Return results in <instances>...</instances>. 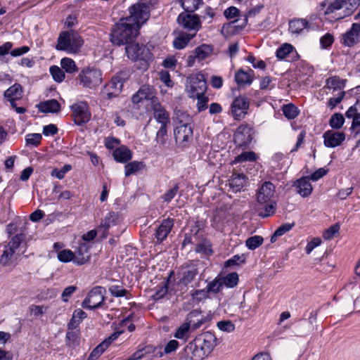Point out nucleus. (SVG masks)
Segmentation results:
<instances>
[{
    "instance_id": "393cba45",
    "label": "nucleus",
    "mask_w": 360,
    "mask_h": 360,
    "mask_svg": "<svg viewBox=\"0 0 360 360\" xmlns=\"http://www.w3.org/2000/svg\"><path fill=\"white\" fill-rule=\"evenodd\" d=\"M253 70H250L245 72L243 69H240L235 74V81L239 86L250 85L253 81Z\"/></svg>"
},
{
    "instance_id": "bb28decb",
    "label": "nucleus",
    "mask_w": 360,
    "mask_h": 360,
    "mask_svg": "<svg viewBox=\"0 0 360 360\" xmlns=\"http://www.w3.org/2000/svg\"><path fill=\"white\" fill-rule=\"evenodd\" d=\"M37 107L40 112L45 113H56L60 110V105L56 99L40 102Z\"/></svg>"
},
{
    "instance_id": "7c9ffc66",
    "label": "nucleus",
    "mask_w": 360,
    "mask_h": 360,
    "mask_svg": "<svg viewBox=\"0 0 360 360\" xmlns=\"http://www.w3.org/2000/svg\"><path fill=\"white\" fill-rule=\"evenodd\" d=\"M260 207L258 208V215L262 218H265L273 215L276 211V202L270 201L265 204L259 205Z\"/></svg>"
},
{
    "instance_id": "79ce46f5",
    "label": "nucleus",
    "mask_w": 360,
    "mask_h": 360,
    "mask_svg": "<svg viewBox=\"0 0 360 360\" xmlns=\"http://www.w3.org/2000/svg\"><path fill=\"white\" fill-rule=\"evenodd\" d=\"M283 115L288 120L295 119L299 114L297 108L292 103L284 105L282 108Z\"/></svg>"
},
{
    "instance_id": "4c0bfd02",
    "label": "nucleus",
    "mask_w": 360,
    "mask_h": 360,
    "mask_svg": "<svg viewBox=\"0 0 360 360\" xmlns=\"http://www.w3.org/2000/svg\"><path fill=\"white\" fill-rule=\"evenodd\" d=\"M260 11V8H254L249 11L247 15H245L243 19H237L233 20L230 22L231 25H234L235 27H239L240 29H243L246 25L248 24V16H255Z\"/></svg>"
},
{
    "instance_id": "4468645a",
    "label": "nucleus",
    "mask_w": 360,
    "mask_h": 360,
    "mask_svg": "<svg viewBox=\"0 0 360 360\" xmlns=\"http://www.w3.org/2000/svg\"><path fill=\"white\" fill-rule=\"evenodd\" d=\"M217 339L211 332H205L201 334L196 340L200 343V348L202 350L204 354H210L217 345Z\"/></svg>"
},
{
    "instance_id": "423d86ee",
    "label": "nucleus",
    "mask_w": 360,
    "mask_h": 360,
    "mask_svg": "<svg viewBox=\"0 0 360 360\" xmlns=\"http://www.w3.org/2000/svg\"><path fill=\"white\" fill-rule=\"evenodd\" d=\"M126 53L131 60H141L146 65L152 59L153 55L148 48L139 44L130 43L125 46Z\"/></svg>"
},
{
    "instance_id": "dca6fc26",
    "label": "nucleus",
    "mask_w": 360,
    "mask_h": 360,
    "mask_svg": "<svg viewBox=\"0 0 360 360\" xmlns=\"http://www.w3.org/2000/svg\"><path fill=\"white\" fill-rule=\"evenodd\" d=\"M275 186L270 181L264 182L257 194V202L259 205L274 201L271 198L274 195Z\"/></svg>"
},
{
    "instance_id": "603ef678",
    "label": "nucleus",
    "mask_w": 360,
    "mask_h": 360,
    "mask_svg": "<svg viewBox=\"0 0 360 360\" xmlns=\"http://www.w3.org/2000/svg\"><path fill=\"white\" fill-rule=\"evenodd\" d=\"M263 240L262 236H254L246 240L245 245L250 250H255L262 244Z\"/></svg>"
},
{
    "instance_id": "0eeeda50",
    "label": "nucleus",
    "mask_w": 360,
    "mask_h": 360,
    "mask_svg": "<svg viewBox=\"0 0 360 360\" xmlns=\"http://www.w3.org/2000/svg\"><path fill=\"white\" fill-rule=\"evenodd\" d=\"M129 15L125 17L129 22L136 23L139 28L150 16L149 7L145 4H136L129 8Z\"/></svg>"
},
{
    "instance_id": "6e6d98bb",
    "label": "nucleus",
    "mask_w": 360,
    "mask_h": 360,
    "mask_svg": "<svg viewBox=\"0 0 360 360\" xmlns=\"http://www.w3.org/2000/svg\"><path fill=\"white\" fill-rule=\"evenodd\" d=\"M79 84L84 87L90 86V70L89 68L83 70L78 75Z\"/></svg>"
},
{
    "instance_id": "39448f33",
    "label": "nucleus",
    "mask_w": 360,
    "mask_h": 360,
    "mask_svg": "<svg viewBox=\"0 0 360 360\" xmlns=\"http://www.w3.org/2000/svg\"><path fill=\"white\" fill-rule=\"evenodd\" d=\"M186 88L190 98H194L195 96L205 94L207 90V82L204 75L198 73L188 77Z\"/></svg>"
},
{
    "instance_id": "72a5a7b5",
    "label": "nucleus",
    "mask_w": 360,
    "mask_h": 360,
    "mask_svg": "<svg viewBox=\"0 0 360 360\" xmlns=\"http://www.w3.org/2000/svg\"><path fill=\"white\" fill-rule=\"evenodd\" d=\"M195 251L205 255H210L213 251L210 242L206 238H202L196 245Z\"/></svg>"
},
{
    "instance_id": "4d7b16f0",
    "label": "nucleus",
    "mask_w": 360,
    "mask_h": 360,
    "mask_svg": "<svg viewBox=\"0 0 360 360\" xmlns=\"http://www.w3.org/2000/svg\"><path fill=\"white\" fill-rule=\"evenodd\" d=\"M190 327V323H183L175 332L174 337L178 339L187 338Z\"/></svg>"
},
{
    "instance_id": "1a4fd4ad",
    "label": "nucleus",
    "mask_w": 360,
    "mask_h": 360,
    "mask_svg": "<svg viewBox=\"0 0 360 360\" xmlns=\"http://www.w3.org/2000/svg\"><path fill=\"white\" fill-rule=\"evenodd\" d=\"M254 134V129L250 126L240 125L234 133V142L239 147H246L252 142Z\"/></svg>"
},
{
    "instance_id": "e2e57ef3",
    "label": "nucleus",
    "mask_w": 360,
    "mask_h": 360,
    "mask_svg": "<svg viewBox=\"0 0 360 360\" xmlns=\"http://www.w3.org/2000/svg\"><path fill=\"white\" fill-rule=\"evenodd\" d=\"M41 139V134L37 133L29 134L25 137L27 145H31L34 146H37L40 143Z\"/></svg>"
},
{
    "instance_id": "774afa93",
    "label": "nucleus",
    "mask_w": 360,
    "mask_h": 360,
    "mask_svg": "<svg viewBox=\"0 0 360 360\" xmlns=\"http://www.w3.org/2000/svg\"><path fill=\"white\" fill-rule=\"evenodd\" d=\"M105 146L109 150H115L120 146V140L113 136H109L105 139Z\"/></svg>"
},
{
    "instance_id": "ddd939ff",
    "label": "nucleus",
    "mask_w": 360,
    "mask_h": 360,
    "mask_svg": "<svg viewBox=\"0 0 360 360\" xmlns=\"http://www.w3.org/2000/svg\"><path fill=\"white\" fill-rule=\"evenodd\" d=\"M90 247V231L86 232L83 235L82 241L79 243V246L76 250V253L78 255L76 262L79 264H83L87 262L90 258V253L89 249Z\"/></svg>"
},
{
    "instance_id": "a878e982",
    "label": "nucleus",
    "mask_w": 360,
    "mask_h": 360,
    "mask_svg": "<svg viewBox=\"0 0 360 360\" xmlns=\"http://www.w3.org/2000/svg\"><path fill=\"white\" fill-rule=\"evenodd\" d=\"M246 177L243 173L234 172L229 179V185L234 192L240 191L245 184Z\"/></svg>"
},
{
    "instance_id": "49530a36",
    "label": "nucleus",
    "mask_w": 360,
    "mask_h": 360,
    "mask_svg": "<svg viewBox=\"0 0 360 360\" xmlns=\"http://www.w3.org/2000/svg\"><path fill=\"white\" fill-rule=\"evenodd\" d=\"M202 3V0H181V6L186 11V13L194 12Z\"/></svg>"
},
{
    "instance_id": "052dcab7",
    "label": "nucleus",
    "mask_w": 360,
    "mask_h": 360,
    "mask_svg": "<svg viewBox=\"0 0 360 360\" xmlns=\"http://www.w3.org/2000/svg\"><path fill=\"white\" fill-rule=\"evenodd\" d=\"M50 72L53 79L57 82H61L65 79L64 72L58 66H51L50 68Z\"/></svg>"
},
{
    "instance_id": "f03ea898",
    "label": "nucleus",
    "mask_w": 360,
    "mask_h": 360,
    "mask_svg": "<svg viewBox=\"0 0 360 360\" xmlns=\"http://www.w3.org/2000/svg\"><path fill=\"white\" fill-rule=\"evenodd\" d=\"M359 6L360 0H335L328 6L324 14H334L333 18L338 20L352 15Z\"/></svg>"
},
{
    "instance_id": "2eb2a0df",
    "label": "nucleus",
    "mask_w": 360,
    "mask_h": 360,
    "mask_svg": "<svg viewBox=\"0 0 360 360\" xmlns=\"http://www.w3.org/2000/svg\"><path fill=\"white\" fill-rule=\"evenodd\" d=\"M323 138L326 147L335 148L341 145L345 140V134L344 132L328 130L323 134Z\"/></svg>"
},
{
    "instance_id": "c03bdc74",
    "label": "nucleus",
    "mask_w": 360,
    "mask_h": 360,
    "mask_svg": "<svg viewBox=\"0 0 360 360\" xmlns=\"http://www.w3.org/2000/svg\"><path fill=\"white\" fill-rule=\"evenodd\" d=\"M79 342V333L77 330H68L66 333V343L68 346L75 347Z\"/></svg>"
},
{
    "instance_id": "3c124183",
    "label": "nucleus",
    "mask_w": 360,
    "mask_h": 360,
    "mask_svg": "<svg viewBox=\"0 0 360 360\" xmlns=\"http://www.w3.org/2000/svg\"><path fill=\"white\" fill-rule=\"evenodd\" d=\"M293 50V46L289 44H284L276 51V55L278 59H285Z\"/></svg>"
},
{
    "instance_id": "473e14b6",
    "label": "nucleus",
    "mask_w": 360,
    "mask_h": 360,
    "mask_svg": "<svg viewBox=\"0 0 360 360\" xmlns=\"http://www.w3.org/2000/svg\"><path fill=\"white\" fill-rule=\"evenodd\" d=\"M346 79H342L338 76L330 77L326 79V86L328 89L335 90H341L345 88Z\"/></svg>"
},
{
    "instance_id": "cd10ccee",
    "label": "nucleus",
    "mask_w": 360,
    "mask_h": 360,
    "mask_svg": "<svg viewBox=\"0 0 360 360\" xmlns=\"http://www.w3.org/2000/svg\"><path fill=\"white\" fill-rule=\"evenodd\" d=\"M359 291V287L354 286L352 288V293L351 295L350 298L348 299L347 304L342 306V311L343 313L350 311L349 314H351L353 311L356 302L360 297Z\"/></svg>"
},
{
    "instance_id": "e433bc0d",
    "label": "nucleus",
    "mask_w": 360,
    "mask_h": 360,
    "mask_svg": "<svg viewBox=\"0 0 360 360\" xmlns=\"http://www.w3.org/2000/svg\"><path fill=\"white\" fill-rule=\"evenodd\" d=\"M154 89L149 86L143 85L137 91L143 100H151L152 105L157 101V98L154 96Z\"/></svg>"
},
{
    "instance_id": "c756f323",
    "label": "nucleus",
    "mask_w": 360,
    "mask_h": 360,
    "mask_svg": "<svg viewBox=\"0 0 360 360\" xmlns=\"http://www.w3.org/2000/svg\"><path fill=\"white\" fill-rule=\"evenodd\" d=\"M87 317V314L80 309L74 311L72 317L68 324V330H75L83 319Z\"/></svg>"
},
{
    "instance_id": "0e129e2a",
    "label": "nucleus",
    "mask_w": 360,
    "mask_h": 360,
    "mask_svg": "<svg viewBox=\"0 0 360 360\" xmlns=\"http://www.w3.org/2000/svg\"><path fill=\"white\" fill-rule=\"evenodd\" d=\"M72 169L70 165H65L61 169H54L51 172V176L58 179L64 178L65 174Z\"/></svg>"
},
{
    "instance_id": "20e7f679",
    "label": "nucleus",
    "mask_w": 360,
    "mask_h": 360,
    "mask_svg": "<svg viewBox=\"0 0 360 360\" xmlns=\"http://www.w3.org/2000/svg\"><path fill=\"white\" fill-rule=\"evenodd\" d=\"M25 240L24 233H18L13 236L8 243L5 245V249L0 257V264L4 266L12 264L14 259H17L18 257L23 254L24 252H20V248L22 243Z\"/></svg>"
},
{
    "instance_id": "864d4df0",
    "label": "nucleus",
    "mask_w": 360,
    "mask_h": 360,
    "mask_svg": "<svg viewBox=\"0 0 360 360\" xmlns=\"http://www.w3.org/2000/svg\"><path fill=\"white\" fill-rule=\"evenodd\" d=\"M257 159V155L253 151L243 152L235 158L233 162H240L246 161H255Z\"/></svg>"
},
{
    "instance_id": "a19ab883",
    "label": "nucleus",
    "mask_w": 360,
    "mask_h": 360,
    "mask_svg": "<svg viewBox=\"0 0 360 360\" xmlns=\"http://www.w3.org/2000/svg\"><path fill=\"white\" fill-rule=\"evenodd\" d=\"M195 35V34H185L180 35L176 38L173 42L174 48L176 49H184Z\"/></svg>"
},
{
    "instance_id": "c85d7f7f",
    "label": "nucleus",
    "mask_w": 360,
    "mask_h": 360,
    "mask_svg": "<svg viewBox=\"0 0 360 360\" xmlns=\"http://www.w3.org/2000/svg\"><path fill=\"white\" fill-rule=\"evenodd\" d=\"M173 119L178 125H192L191 117L183 110L176 108Z\"/></svg>"
},
{
    "instance_id": "de8ad7c7",
    "label": "nucleus",
    "mask_w": 360,
    "mask_h": 360,
    "mask_svg": "<svg viewBox=\"0 0 360 360\" xmlns=\"http://www.w3.org/2000/svg\"><path fill=\"white\" fill-rule=\"evenodd\" d=\"M200 232V229L198 226H195L191 229V233H186L184 236V239L182 242V248L185 247L188 244L193 243V238L197 240H198V233Z\"/></svg>"
},
{
    "instance_id": "b1692460",
    "label": "nucleus",
    "mask_w": 360,
    "mask_h": 360,
    "mask_svg": "<svg viewBox=\"0 0 360 360\" xmlns=\"http://www.w3.org/2000/svg\"><path fill=\"white\" fill-rule=\"evenodd\" d=\"M294 186L296 188L297 193L304 198L309 196L311 193L312 186L307 177H302L298 179Z\"/></svg>"
},
{
    "instance_id": "9b49d317",
    "label": "nucleus",
    "mask_w": 360,
    "mask_h": 360,
    "mask_svg": "<svg viewBox=\"0 0 360 360\" xmlns=\"http://www.w3.org/2000/svg\"><path fill=\"white\" fill-rule=\"evenodd\" d=\"M174 133L176 143L183 148L186 147L193 139L192 125H177Z\"/></svg>"
},
{
    "instance_id": "6e6552de",
    "label": "nucleus",
    "mask_w": 360,
    "mask_h": 360,
    "mask_svg": "<svg viewBox=\"0 0 360 360\" xmlns=\"http://www.w3.org/2000/svg\"><path fill=\"white\" fill-rule=\"evenodd\" d=\"M74 122L76 124L83 126L90 120L89 104L86 101H78L70 106Z\"/></svg>"
},
{
    "instance_id": "aec40b11",
    "label": "nucleus",
    "mask_w": 360,
    "mask_h": 360,
    "mask_svg": "<svg viewBox=\"0 0 360 360\" xmlns=\"http://www.w3.org/2000/svg\"><path fill=\"white\" fill-rule=\"evenodd\" d=\"M123 86V79L120 76H115L112 78L110 83L105 86V91H108L106 94L108 98H112L118 95Z\"/></svg>"
},
{
    "instance_id": "bf43d9fd",
    "label": "nucleus",
    "mask_w": 360,
    "mask_h": 360,
    "mask_svg": "<svg viewBox=\"0 0 360 360\" xmlns=\"http://www.w3.org/2000/svg\"><path fill=\"white\" fill-rule=\"evenodd\" d=\"M187 349L192 351V356H191L192 360H201L203 359L205 354H203L201 348L198 347L197 345H191L187 347Z\"/></svg>"
},
{
    "instance_id": "8fccbe9b",
    "label": "nucleus",
    "mask_w": 360,
    "mask_h": 360,
    "mask_svg": "<svg viewBox=\"0 0 360 360\" xmlns=\"http://www.w3.org/2000/svg\"><path fill=\"white\" fill-rule=\"evenodd\" d=\"M61 68L68 73H72L77 71V66L75 61L69 58H63L60 60Z\"/></svg>"
},
{
    "instance_id": "13d9d810",
    "label": "nucleus",
    "mask_w": 360,
    "mask_h": 360,
    "mask_svg": "<svg viewBox=\"0 0 360 360\" xmlns=\"http://www.w3.org/2000/svg\"><path fill=\"white\" fill-rule=\"evenodd\" d=\"M179 189V186L178 184H175L174 186L169 188L166 193L162 195V198L164 202H169L172 200L176 195Z\"/></svg>"
},
{
    "instance_id": "9d476101",
    "label": "nucleus",
    "mask_w": 360,
    "mask_h": 360,
    "mask_svg": "<svg viewBox=\"0 0 360 360\" xmlns=\"http://www.w3.org/2000/svg\"><path fill=\"white\" fill-rule=\"evenodd\" d=\"M250 106V101L245 96L236 97L231 103V114L236 120L244 118Z\"/></svg>"
},
{
    "instance_id": "338daca9",
    "label": "nucleus",
    "mask_w": 360,
    "mask_h": 360,
    "mask_svg": "<svg viewBox=\"0 0 360 360\" xmlns=\"http://www.w3.org/2000/svg\"><path fill=\"white\" fill-rule=\"evenodd\" d=\"M107 342L103 341L91 351V360L98 358L108 348Z\"/></svg>"
},
{
    "instance_id": "f3484780",
    "label": "nucleus",
    "mask_w": 360,
    "mask_h": 360,
    "mask_svg": "<svg viewBox=\"0 0 360 360\" xmlns=\"http://www.w3.org/2000/svg\"><path fill=\"white\" fill-rule=\"evenodd\" d=\"M181 277L179 281L185 285L191 283L198 274V269L197 266L192 263L189 264H185L181 266Z\"/></svg>"
},
{
    "instance_id": "69168bd1",
    "label": "nucleus",
    "mask_w": 360,
    "mask_h": 360,
    "mask_svg": "<svg viewBox=\"0 0 360 360\" xmlns=\"http://www.w3.org/2000/svg\"><path fill=\"white\" fill-rule=\"evenodd\" d=\"M340 225L338 224H335L331 226H330L328 229L324 231L323 233V237L326 240H330L332 239L335 234L337 233L340 231Z\"/></svg>"
},
{
    "instance_id": "a211bd4d",
    "label": "nucleus",
    "mask_w": 360,
    "mask_h": 360,
    "mask_svg": "<svg viewBox=\"0 0 360 360\" xmlns=\"http://www.w3.org/2000/svg\"><path fill=\"white\" fill-rule=\"evenodd\" d=\"M173 226L174 220L172 219L167 218L162 221L161 224L156 229L155 234L157 243H160L167 237Z\"/></svg>"
},
{
    "instance_id": "680f3d73",
    "label": "nucleus",
    "mask_w": 360,
    "mask_h": 360,
    "mask_svg": "<svg viewBox=\"0 0 360 360\" xmlns=\"http://www.w3.org/2000/svg\"><path fill=\"white\" fill-rule=\"evenodd\" d=\"M209 292L207 290L202 289V290H193L191 295L193 300H195L198 302H201L210 297Z\"/></svg>"
},
{
    "instance_id": "5701e85b",
    "label": "nucleus",
    "mask_w": 360,
    "mask_h": 360,
    "mask_svg": "<svg viewBox=\"0 0 360 360\" xmlns=\"http://www.w3.org/2000/svg\"><path fill=\"white\" fill-rule=\"evenodd\" d=\"M154 112V117L160 124H169V115L167 110L158 102V101L152 105Z\"/></svg>"
},
{
    "instance_id": "09e8293b",
    "label": "nucleus",
    "mask_w": 360,
    "mask_h": 360,
    "mask_svg": "<svg viewBox=\"0 0 360 360\" xmlns=\"http://www.w3.org/2000/svg\"><path fill=\"white\" fill-rule=\"evenodd\" d=\"M345 122V118L341 113L336 112L333 114L330 120L329 124L334 129H340Z\"/></svg>"
},
{
    "instance_id": "7ed1b4c3",
    "label": "nucleus",
    "mask_w": 360,
    "mask_h": 360,
    "mask_svg": "<svg viewBox=\"0 0 360 360\" xmlns=\"http://www.w3.org/2000/svg\"><path fill=\"white\" fill-rule=\"evenodd\" d=\"M82 44L83 40L79 34L70 29L60 34L56 48L57 50L65 51L68 53H75L79 50Z\"/></svg>"
},
{
    "instance_id": "c9c22d12",
    "label": "nucleus",
    "mask_w": 360,
    "mask_h": 360,
    "mask_svg": "<svg viewBox=\"0 0 360 360\" xmlns=\"http://www.w3.org/2000/svg\"><path fill=\"white\" fill-rule=\"evenodd\" d=\"M22 93V89L21 85L15 84L4 92V96L7 99H19L21 98Z\"/></svg>"
},
{
    "instance_id": "2f4dec72",
    "label": "nucleus",
    "mask_w": 360,
    "mask_h": 360,
    "mask_svg": "<svg viewBox=\"0 0 360 360\" xmlns=\"http://www.w3.org/2000/svg\"><path fill=\"white\" fill-rule=\"evenodd\" d=\"M308 25L304 19H293L289 22V31L293 34H300Z\"/></svg>"
},
{
    "instance_id": "f704fd0d",
    "label": "nucleus",
    "mask_w": 360,
    "mask_h": 360,
    "mask_svg": "<svg viewBox=\"0 0 360 360\" xmlns=\"http://www.w3.org/2000/svg\"><path fill=\"white\" fill-rule=\"evenodd\" d=\"M212 51L213 48L212 46L202 44L195 49L194 58H197L198 60H204L212 53Z\"/></svg>"
},
{
    "instance_id": "4be33fe9",
    "label": "nucleus",
    "mask_w": 360,
    "mask_h": 360,
    "mask_svg": "<svg viewBox=\"0 0 360 360\" xmlns=\"http://www.w3.org/2000/svg\"><path fill=\"white\" fill-rule=\"evenodd\" d=\"M105 289L101 286L91 288V310L98 308L105 300Z\"/></svg>"
},
{
    "instance_id": "a18cd8bd",
    "label": "nucleus",
    "mask_w": 360,
    "mask_h": 360,
    "mask_svg": "<svg viewBox=\"0 0 360 360\" xmlns=\"http://www.w3.org/2000/svg\"><path fill=\"white\" fill-rule=\"evenodd\" d=\"M223 285L228 288H233L237 285L238 283V275L236 272L228 274L226 276L221 277Z\"/></svg>"
},
{
    "instance_id": "f257e3e1",
    "label": "nucleus",
    "mask_w": 360,
    "mask_h": 360,
    "mask_svg": "<svg viewBox=\"0 0 360 360\" xmlns=\"http://www.w3.org/2000/svg\"><path fill=\"white\" fill-rule=\"evenodd\" d=\"M139 26L131 22L127 18H122L116 23L111 32V40L117 45L132 43L139 34Z\"/></svg>"
},
{
    "instance_id": "ea45409f",
    "label": "nucleus",
    "mask_w": 360,
    "mask_h": 360,
    "mask_svg": "<svg viewBox=\"0 0 360 360\" xmlns=\"http://www.w3.org/2000/svg\"><path fill=\"white\" fill-rule=\"evenodd\" d=\"M294 226H295V223H292V224L286 223V224H282L281 226H280L275 231L274 234L271 236V243H275L277 240L278 237L282 236L285 233H287L289 231H290Z\"/></svg>"
},
{
    "instance_id": "37998d69",
    "label": "nucleus",
    "mask_w": 360,
    "mask_h": 360,
    "mask_svg": "<svg viewBox=\"0 0 360 360\" xmlns=\"http://www.w3.org/2000/svg\"><path fill=\"white\" fill-rule=\"evenodd\" d=\"M57 257L60 262L65 263L69 262L70 261H74L76 262L77 261V257H75V253L68 249L58 251Z\"/></svg>"
},
{
    "instance_id": "f8f14e48",
    "label": "nucleus",
    "mask_w": 360,
    "mask_h": 360,
    "mask_svg": "<svg viewBox=\"0 0 360 360\" xmlns=\"http://www.w3.org/2000/svg\"><path fill=\"white\" fill-rule=\"evenodd\" d=\"M179 25L187 30H194L195 33L200 28V21L198 15L181 13L177 18Z\"/></svg>"
},
{
    "instance_id": "412c9836",
    "label": "nucleus",
    "mask_w": 360,
    "mask_h": 360,
    "mask_svg": "<svg viewBox=\"0 0 360 360\" xmlns=\"http://www.w3.org/2000/svg\"><path fill=\"white\" fill-rule=\"evenodd\" d=\"M112 157L117 162L127 163L132 158V152L127 146L121 145L113 150Z\"/></svg>"
},
{
    "instance_id": "6ab92c4d",
    "label": "nucleus",
    "mask_w": 360,
    "mask_h": 360,
    "mask_svg": "<svg viewBox=\"0 0 360 360\" xmlns=\"http://www.w3.org/2000/svg\"><path fill=\"white\" fill-rule=\"evenodd\" d=\"M360 37V23H353L351 29L343 34V43L345 46H352L356 44Z\"/></svg>"
},
{
    "instance_id": "5fc2aeb1",
    "label": "nucleus",
    "mask_w": 360,
    "mask_h": 360,
    "mask_svg": "<svg viewBox=\"0 0 360 360\" xmlns=\"http://www.w3.org/2000/svg\"><path fill=\"white\" fill-rule=\"evenodd\" d=\"M223 286L222 281L220 278H216L212 281L210 282L206 289L207 290L208 292H212V293H218L220 290L221 287Z\"/></svg>"
},
{
    "instance_id": "58836bf2",
    "label": "nucleus",
    "mask_w": 360,
    "mask_h": 360,
    "mask_svg": "<svg viewBox=\"0 0 360 360\" xmlns=\"http://www.w3.org/2000/svg\"><path fill=\"white\" fill-rule=\"evenodd\" d=\"M145 167V164L141 161H133L126 164L124 167L125 176H129L135 172L139 171Z\"/></svg>"
}]
</instances>
